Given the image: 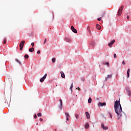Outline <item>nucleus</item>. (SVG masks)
Returning a JSON list of instances; mask_svg holds the SVG:
<instances>
[{
  "mask_svg": "<svg viewBox=\"0 0 131 131\" xmlns=\"http://www.w3.org/2000/svg\"><path fill=\"white\" fill-rule=\"evenodd\" d=\"M114 108L116 114H117V119L121 121V120H125L126 119V115L122 111V107L120 104V101H115Z\"/></svg>",
  "mask_w": 131,
  "mask_h": 131,
  "instance_id": "nucleus-1",
  "label": "nucleus"
},
{
  "mask_svg": "<svg viewBox=\"0 0 131 131\" xmlns=\"http://www.w3.org/2000/svg\"><path fill=\"white\" fill-rule=\"evenodd\" d=\"M124 6H122L120 7L118 12V16L119 17H120L121 16V14L122 13V10H123Z\"/></svg>",
  "mask_w": 131,
  "mask_h": 131,
  "instance_id": "nucleus-2",
  "label": "nucleus"
},
{
  "mask_svg": "<svg viewBox=\"0 0 131 131\" xmlns=\"http://www.w3.org/2000/svg\"><path fill=\"white\" fill-rule=\"evenodd\" d=\"M25 43V40H23L19 43L20 51H22V50H23V47H24V44Z\"/></svg>",
  "mask_w": 131,
  "mask_h": 131,
  "instance_id": "nucleus-3",
  "label": "nucleus"
},
{
  "mask_svg": "<svg viewBox=\"0 0 131 131\" xmlns=\"http://www.w3.org/2000/svg\"><path fill=\"white\" fill-rule=\"evenodd\" d=\"M47 76H48V74H46L43 77H42L40 79V82H43L45 81V79L47 78Z\"/></svg>",
  "mask_w": 131,
  "mask_h": 131,
  "instance_id": "nucleus-4",
  "label": "nucleus"
},
{
  "mask_svg": "<svg viewBox=\"0 0 131 131\" xmlns=\"http://www.w3.org/2000/svg\"><path fill=\"white\" fill-rule=\"evenodd\" d=\"M98 107H103V106H106V102H99L98 104Z\"/></svg>",
  "mask_w": 131,
  "mask_h": 131,
  "instance_id": "nucleus-5",
  "label": "nucleus"
},
{
  "mask_svg": "<svg viewBox=\"0 0 131 131\" xmlns=\"http://www.w3.org/2000/svg\"><path fill=\"white\" fill-rule=\"evenodd\" d=\"M60 105H59V108L62 110V107H63V102L62 101V99H59Z\"/></svg>",
  "mask_w": 131,
  "mask_h": 131,
  "instance_id": "nucleus-6",
  "label": "nucleus"
},
{
  "mask_svg": "<svg viewBox=\"0 0 131 131\" xmlns=\"http://www.w3.org/2000/svg\"><path fill=\"white\" fill-rule=\"evenodd\" d=\"M71 28L73 32H74V33H77V30H76V29L74 28V27H73V26H72Z\"/></svg>",
  "mask_w": 131,
  "mask_h": 131,
  "instance_id": "nucleus-7",
  "label": "nucleus"
},
{
  "mask_svg": "<svg viewBox=\"0 0 131 131\" xmlns=\"http://www.w3.org/2000/svg\"><path fill=\"white\" fill-rule=\"evenodd\" d=\"M115 42V39L112 40L110 43H108V47H111L113 43Z\"/></svg>",
  "mask_w": 131,
  "mask_h": 131,
  "instance_id": "nucleus-8",
  "label": "nucleus"
},
{
  "mask_svg": "<svg viewBox=\"0 0 131 131\" xmlns=\"http://www.w3.org/2000/svg\"><path fill=\"white\" fill-rule=\"evenodd\" d=\"M85 115L87 119H90V118H91V115H90V113H89V112H86Z\"/></svg>",
  "mask_w": 131,
  "mask_h": 131,
  "instance_id": "nucleus-9",
  "label": "nucleus"
},
{
  "mask_svg": "<svg viewBox=\"0 0 131 131\" xmlns=\"http://www.w3.org/2000/svg\"><path fill=\"white\" fill-rule=\"evenodd\" d=\"M101 127L103 129H108V126H105L104 123H101Z\"/></svg>",
  "mask_w": 131,
  "mask_h": 131,
  "instance_id": "nucleus-10",
  "label": "nucleus"
},
{
  "mask_svg": "<svg viewBox=\"0 0 131 131\" xmlns=\"http://www.w3.org/2000/svg\"><path fill=\"white\" fill-rule=\"evenodd\" d=\"M65 115L67 117V120H69V117H70L69 114L68 113H65Z\"/></svg>",
  "mask_w": 131,
  "mask_h": 131,
  "instance_id": "nucleus-11",
  "label": "nucleus"
},
{
  "mask_svg": "<svg viewBox=\"0 0 131 131\" xmlns=\"http://www.w3.org/2000/svg\"><path fill=\"white\" fill-rule=\"evenodd\" d=\"M60 74L62 78H65V74H64V72H63V71L60 72Z\"/></svg>",
  "mask_w": 131,
  "mask_h": 131,
  "instance_id": "nucleus-12",
  "label": "nucleus"
},
{
  "mask_svg": "<svg viewBox=\"0 0 131 131\" xmlns=\"http://www.w3.org/2000/svg\"><path fill=\"white\" fill-rule=\"evenodd\" d=\"M130 71V70L128 69L127 71V78H128L129 77V72Z\"/></svg>",
  "mask_w": 131,
  "mask_h": 131,
  "instance_id": "nucleus-13",
  "label": "nucleus"
},
{
  "mask_svg": "<svg viewBox=\"0 0 131 131\" xmlns=\"http://www.w3.org/2000/svg\"><path fill=\"white\" fill-rule=\"evenodd\" d=\"M108 78H112V74L108 75L105 79V80H107V79H108Z\"/></svg>",
  "mask_w": 131,
  "mask_h": 131,
  "instance_id": "nucleus-14",
  "label": "nucleus"
},
{
  "mask_svg": "<svg viewBox=\"0 0 131 131\" xmlns=\"http://www.w3.org/2000/svg\"><path fill=\"white\" fill-rule=\"evenodd\" d=\"M65 40L66 41H67V42H70V41H71L70 38L67 37L65 38Z\"/></svg>",
  "mask_w": 131,
  "mask_h": 131,
  "instance_id": "nucleus-15",
  "label": "nucleus"
},
{
  "mask_svg": "<svg viewBox=\"0 0 131 131\" xmlns=\"http://www.w3.org/2000/svg\"><path fill=\"white\" fill-rule=\"evenodd\" d=\"M96 28L100 30L101 29V26L99 24L96 25Z\"/></svg>",
  "mask_w": 131,
  "mask_h": 131,
  "instance_id": "nucleus-16",
  "label": "nucleus"
},
{
  "mask_svg": "<svg viewBox=\"0 0 131 131\" xmlns=\"http://www.w3.org/2000/svg\"><path fill=\"white\" fill-rule=\"evenodd\" d=\"M29 52H34V48H30V49H29Z\"/></svg>",
  "mask_w": 131,
  "mask_h": 131,
  "instance_id": "nucleus-17",
  "label": "nucleus"
},
{
  "mask_svg": "<svg viewBox=\"0 0 131 131\" xmlns=\"http://www.w3.org/2000/svg\"><path fill=\"white\" fill-rule=\"evenodd\" d=\"M89 127L90 126L89 125V123H86V124L85 125V128H89Z\"/></svg>",
  "mask_w": 131,
  "mask_h": 131,
  "instance_id": "nucleus-18",
  "label": "nucleus"
},
{
  "mask_svg": "<svg viewBox=\"0 0 131 131\" xmlns=\"http://www.w3.org/2000/svg\"><path fill=\"white\" fill-rule=\"evenodd\" d=\"M88 103L89 104H91V103H92V98L91 97H90L89 100H88Z\"/></svg>",
  "mask_w": 131,
  "mask_h": 131,
  "instance_id": "nucleus-19",
  "label": "nucleus"
},
{
  "mask_svg": "<svg viewBox=\"0 0 131 131\" xmlns=\"http://www.w3.org/2000/svg\"><path fill=\"white\" fill-rule=\"evenodd\" d=\"M16 62H17L19 64V65H22V63H21V61L18 59H16Z\"/></svg>",
  "mask_w": 131,
  "mask_h": 131,
  "instance_id": "nucleus-20",
  "label": "nucleus"
},
{
  "mask_svg": "<svg viewBox=\"0 0 131 131\" xmlns=\"http://www.w3.org/2000/svg\"><path fill=\"white\" fill-rule=\"evenodd\" d=\"M72 88H73V83H72L71 86L70 88V90H71V92H72Z\"/></svg>",
  "mask_w": 131,
  "mask_h": 131,
  "instance_id": "nucleus-21",
  "label": "nucleus"
},
{
  "mask_svg": "<svg viewBox=\"0 0 131 131\" xmlns=\"http://www.w3.org/2000/svg\"><path fill=\"white\" fill-rule=\"evenodd\" d=\"M25 59H28V58H29V56L27 54H25Z\"/></svg>",
  "mask_w": 131,
  "mask_h": 131,
  "instance_id": "nucleus-22",
  "label": "nucleus"
},
{
  "mask_svg": "<svg viewBox=\"0 0 131 131\" xmlns=\"http://www.w3.org/2000/svg\"><path fill=\"white\" fill-rule=\"evenodd\" d=\"M75 117L77 119H78V118H79V115H78V114H76Z\"/></svg>",
  "mask_w": 131,
  "mask_h": 131,
  "instance_id": "nucleus-23",
  "label": "nucleus"
},
{
  "mask_svg": "<svg viewBox=\"0 0 131 131\" xmlns=\"http://www.w3.org/2000/svg\"><path fill=\"white\" fill-rule=\"evenodd\" d=\"M52 61L53 63H55V62H56V58H52Z\"/></svg>",
  "mask_w": 131,
  "mask_h": 131,
  "instance_id": "nucleus-24",
  "label": "nucleus"
},
{
  "mask_svg": "<svg viewBox=\"0 0 131 131\" xmlns=\"http://www.w3.org/2000/svg\"><path fill=\"white\" fill-rule=\"evenodd\" d=\"M103 64H104V65H107V66H108V67H109V66H110L109 62H106V63H103Z\"/></svg>",
  "mask_w": 131,
  "mask_h": 131,
  "instance_id": "nucleus-25",
  "label": "nucleus"
},
{
  "mask_svg": "<svg viewBox=\"0 0 131 131\" xmlns=\"http://www.w3.org/2000/svg\"><path fill=\"white\" fill-rule=\"evenodd\" d=\"M3 42H4V43L5 45H6V43H7V39H6V38H5V39H4Z\"/></svg>",
  "mask_w": 131,
  "mask_h": 131,
  "instance_id": "nucleus-26",
  "label": "nucleus"
},
{
  "mask_svg": "<svg viewBox=\"0 0 131 131\" xmlns=\"http://www.w3.org/2000/svg\"><path fill=\"white\" fill-rule=\"evenodd\" d=\"M37 116L38 117H40V116H41V113H39L37 114Z\"/></svg>",
  "mask_w": 131,
  "mask_h": 131,
  "instance_id": "nucleus-27",
  "label": "nucleus"
},
{
  "mask_svg": "<svg viewBox=\"0 0 131 131\" xmlns=\"http://www.w3.org/2000/svg\"><path fill=\"white\" fill-rule=\"evenodd\" d=\"M108 114L110 115V118L112 119V115L111 114V113H110V112H108Z\"/></svg>",
  "mask_w": 131,
  "mask_h": 131,
  "instance_id": "nucleus-28",
  "label": "nucleus"
},
{
  "mask_svg": "<svg viewBox=\"0 0 131 131\" xmlns=\"http://www.w3.org/2000/svg\"><path fill=\"white\" fill-rule=\"evenodd\" d=\"M126 15H127V20H128V19H129V16H128V13H127Z\"/></svg>",
  "mask_w": 131,
  "mask_h": 131,
  "instance_id": "nucleus-29",
  "label": "nucleus"
},
{
  "mask_svg": "<svg viewBox=\"0 0 131 131\" xmlns=\"http://www.w3.org/2000/svg\"><path fill=\"white\" fill-rule=\"evenodd\" d=\"M37 54L38 55H39V54H40V51L38 50V51H37Z\"/></svg>",
  "mask_w": 131,
  "mask_h": 131,
  "instance_id": "nucleus-30",
  "label": "nucleus"
},
{
  "mask_svg": "<svg viewBox=\"0 0 131 131\" xmlns=\"http://www.w3.org/2000/svg\"><path fill=\"white\" fill-rule=\"evenodd\" d=\"M46 42H47V38L45 39V41H44L43 44L45 45L46 43Z\"/></svg>",
  "mask_w": 131,
  "mask_h": 131,
  "instance_id": "nucleus-31",
  "label": "nucleus"
},
{
  "mask_svg": "<svg viewBox=\"0 0 131 131\" xmlns=\"http://www.w3.org/2000/svg\"><path fill=\"white\" fill-rule=\"evenodd\" d=\"M31 46H32V47H34V42H32L31 43Z\"/></svg>",
  "mask_w": 131,
  "mask_h": 131,
  "instance_id": "nucleus-32",
  "label": "nucleus"
},
{
  "mask_svg": "<svg viewBox=\"0 0 131 131\" xmlns=\"http://www.w3.org/2000/svg\"><path fill=\"white\" fill-rule=\"evenodd\" d=\"M114 58H117V56H116V54H114Z\"/></svg>",
  "mask_w": 131,
  "mask_h": 131,
  "instance_id": "nucleus-33",
  "label": "nucleus"
},
{
  "mask_svg": "<svg viewBox=\"0 0 131 131\" xmlns=\"http://www.w3.org/2000/svg\"><path fill=\"white\" fill-rule=\"evenodd\" d=\"M34 118H37V116L36 115H34Z\"/></svg>",
  "mask_w": 131,
  "mask_h": 131,
  "instance_id": "nucleus-34",
  "label": "nucleus"
},
{
  "mask_svg": "<svg viewBox=\"0 0 131 131\" xmlns=\"http://www.w3.org/2000/svg\"><path fill=\"white\" fill-rule=\"evenodd\" d=\"M122 64H123V65H125V62H124V61H122Z\"/></svg>",
  "mask_w": 131,
  "mask_h": 131,
  "instance_id": "nucleus-35",
  "label": "nucleus"
},
{
  "mask_svg": "<svg viewBox=\"0 0 131 131\" xmlns=\"http://www.w3.org/2000/svg\"><path fill=\"white\" fill-rule=\"evenodd\" d=\"M77 90H78V91H80V88H79V87H78V88H77Z\"/></svg>",
  "mask_w": 131,
  "mask_h": 131,
  "instance_id": "nucleus-36",
  "label": "nucleus"
},
{
  "mask_svg": "<svg viewBox=\"0 0 131 131\" xmlns=\"http://www.w3.org/2000/svg\"><path fill=\"white\" fill-rule=\"evenodd\" d=\"M39 120H40V121H42V120H43L42 119V118H40Z\"/></svg>",
  "mask_w": 131,
  "mask_h": 131,
  "instance_id": "nucleus-37",
  "label": "nucleus"
},
{
  "mask_svg": "<svg viewBox=\"0 0 131 131\" xmlns=\"http://www.w3.org/2000/svg\"><path fill=\"white\" fill-rule=\"evenodd\" d=\"M97 20H98V21H101V18H98Z\"/></svg>",
  "mask_w": 131,
  "mask_h": 131,
  "instance_id": "nucleus-38",
  "label": "nucleus"
},
{
  "mask_svg": "<svg viewBox=\"0 0 131 131\" xmlns=\"http://www.w3.org/2000/svg\"><path fill=\"white\" fill-rule=\"evenodd\" d=\"M128 96H130V91H129V93H128Z\"/></svg>",
  "mask_w": 131,
  "mask_h": 131,
  "instance_id": "nucleus-39",
  "label": "nucleus"
},
{
  "mask_svg": "<svg viewBox=\"0 0 131 131\" xmlns=\"http://www.w3.org/2000/svg\"><path fill=\"white\" fill-rule=\"evenodd\" d=\"M105 15V13H104V12L103 13V15H102V17H103V16H104Z\"/></svg>",
  "mask_w": 131,
  "mask_h": 131,
  "instance_id": "nucleus-40",
  "label": "nucleus"
},
{
  "mask_svg": "<svg viewBox=\"0 0 131 131\" xmlns=\"http://www.w3.org/2000/svg\"><path fill=\"white\" fill-rule=\"evenodd\" d=\"M36 125H38V123H36Z\"/></svg>",
  "mask_w": 131,
  "mask_h": 131,
  "instance_id": "nucleus-41",
  "label": "nucleus"
}]
</instances>
